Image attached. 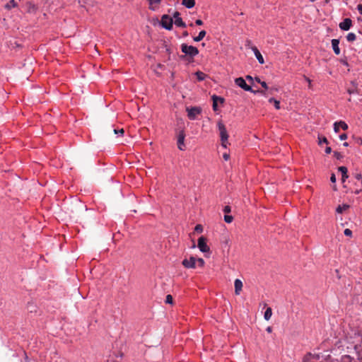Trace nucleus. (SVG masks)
I'll use <instances>...</instances> for the list:
<instances>
[{"label":"nucleus","instance_id":"nucleus-1","mask_svg":"<svg viewBox=\"0 0 362 362\" xmlns=\"http://www.w3.org/2000/svg\"><path fill=\"white\" fill-rule=\"evenodd\" d=\"M217 127L219 131V134L221 137V146L224 148L227 147V145L228 144V134L226 130V126L223 123L221 120H219L217 122Z\"/></svg>","mask_w":362,"mask_h":362},{"label":"nucleus","instance_id":"nucleus-2","mask_svg":"<svg viewBox=\"0 0 362 362\" xmlns=\"http://www.w3.org/2000/svg\"><path fill=\"white\" fill-rule=\"evenodd\" d=\"M235 84L246 91H250L254 93H260L262 95H265V92L263 90H254L250 86H248L243 78L239 77L235 80Z\"/></svg>","mask_w":362,"mask_h":362},{"label":"nucleus","instance_id":"nucleus-3","mask_svg":"<svg viewBox=\"0 0 362 362\" xmlns=\"http://www.w3.org/2000/svg\"><path fill=\"white\" fill-rule=\"evenodd\" d=\"M181 50L186 55H189L190 57H194L199 54V50L197 47L192 45H187V44H182L181 45Z\"/></svg>","mask_w":362,"mask_h":362},{"label":"nucleus","instance_id":"nucleus-4","mask_svg":"<svg viewBox=\"0 0 362 362\" xmlns=\"http://www.w3.org/2000/svg\"><path fill=\"white\" fill-rule=\"evenodd\" d=\"M186 111L187 112V117L189 119L194 120L196 119L197 116L202 113V108L200 107H187L186 108Z\"/></svg>","mask_w":362,"mask_h":362},{"label":"nucleus","instance_id":"nucleus-5","mask_svg":"<svg viewBox=\"0 0 362 362\" xmlns=\"http://www.w3.org/2000/svg\"><path fill=\"white\" fill-rule=\"evenodd\" d=\"M160 24L166 30H172L173 25V18L166 14L163 15L161 18Z\"/></svg>","mask_w":362,"mask_h":362},{"label":"nucleus","instance_id":"nucleus-6","mask_svg":"<svg viewBox=\"0 0 362 362\" xmlns=\"http://www.w3.org/2000/svg\"><path fill=\"white\" fill-rule=\"evenodd\" d=\"M197 246L200 251L203 252H209L210 250L209 247L206 244V239L204 236H202L198 239Z\"/></svg>","mask_w":362,"mask_h":362},{"label":"nucleus","instance_id":"nucleus-7","mask_svg":"<svg viewBox=\"0 0 362 362\" xmlns=\"http://www.w3.org/2000/svg\"><path fill=\"white\" fill-rule=\"evenodd\" d=\"M197 259L194 257H190L189 259H185L182 261V265L185 268H195Z\"/></svg>","mask_w":362,"mask_h":362},{"label":"nucleus","instance_id":"nucleus-8","mask_svg":"<svg viewBox=\"0 0 362 362\" xmlns=\"http://www.w3.org/2000/svg\"><path fill=\"white\" fill-rule=\"evenodd\" d=\"M185 134L183 130L180 131L177 136V147L180 150L183 151L185 148Z\"/></svg>","mask_w":362,"mask_h":362},{"label":"nucleus","instance_id":"nucleus-9","mask_svg":"<svg viewBox=\"0 0 362 362\" xmlns=\"http://www.w3.org/2000/svg\"><path fill=\"white\" fill-rule=\"evenodd\" d=\"M352 25V21L350 18H345L339 25V28L342 30H349Z\"/></svg>","mask_w":362,"mask_h":362},{"label":"nucleus","instance_id":"nucleus-10","mask_svg":"<svg viewBox=\"0 0 362 362\" xmlns=\"http://www.w3.org/2000/svg\"><path fill=\"white\" fill-rule=\"evenodd\" d=\"M342 129L344 130H346L348 129V125L346 122L343 121L336 122L334 124V131L337 133L339 131V129Z\"/></svg>","mask_w":362,"mask_h":362},{"label":"nucleus","instance_id":"nucleus-11","mask_svg":"<svg viewBox=\"0 0 362 362\" xmlns=\"http://www.w3.org/2000/svg\"><path fill=\"white\" fill-rule=\"evenodd\" d=\"M252 49L254 52V54L257 59L258 60L259 63L263 64L264 63V58L260 52L258 50V49L256 47H252Z\"/></svg>","mask_w":362,"mask_h":362},{"label":"nucleus","instance_id":"nucleus-12","mask_svg":"<svg viewBox=\"0 0 362 362\" xmlns=\"http://www.w3.org/2000/svg\"><path fill=\"white\" fill-rule=\"evenodd\" d=\"M339 40L338 39L332 40V46L334 52L337 55H339L340 54V49H339Z\"/></svg>","mask_w":362,"mask_h":362},{"label":"nucleus","instance_id":"nucleus-13","mask_svg":"<svg viewBox=\"0 0 362 362\" xmlns=\"http://www.w3.org/2000/svg\"><path fill=\"white\" fill-rule=\"evenodd\" d=\"M234 286L235 293L236 295H239L243 288V282L240 279H237L235 280Z\"/></svg>","mask_w":362,"mask_h":362},{"label":"nucleus","instance_id":"nucleus-14","mask_svg":"<svg viewBox=\"0 0 362 362\" xmlns=\"http://www.w3.org/2000/svg\"><path fill=\"white\" fill-rule=\"evenodd\" d=\"M339 171L341 173V181L342 182H344L348 178V170L347 168L345 166H340L338 168Z\"/></svg>","mask_w":362,"mask_h":362},{"label":"nucleus","instance_id":"nucleus-15","mask_svg":"<svg viewBox=\"0 0 362 362\" xmlns=\"http://www.w3.org/2000/svg\"><path fill=\"white\" fill-rule=\"evenodd\" d=\"M213 100V110L216 111L217 110V102L219 101L221 103H223L224 100L223 98L218 97L216 95L212 96Z\"/></svg>","mask_w":362,"mask_h":362},{"label":"nucleus","instance_id":"nucleus-16","mask_svg":"<svg viewBox=\"0 0 362 362\" xmlns=\"http://www.w3.org/2000/svg\"><path fill=\"white\" fill-rule=\"evenodd\" d=\"M182 4L187 7V8H191L194 6L195 1L194 0H182Z\"/></svg>","mask_w":362,"mask_h":362},{"label":"nucleus","instance_id":"nucleus-17","mask_svg":"<svg viewBox=\"0 0 362 362\" xmlns=\"http://www.w3.org/2000/svg\"><path fill=\"white\" fill-rule=\"evenodd\" d=\"M149 3V9L152 11H155L156 7L155 5H158L161 2V0H148Z\"/></svg>","mask_w":362,"mask_h":362},{"label":"nucleus","instance_id":"nucleus-18","mask_svg":"<svg viewBox=\"0 0 362 362\" xmlns=\"http://www.w3.org/2000/svg\"><path fill=\"white\" fill-rule=\"evenodd\" d=\"M349 208V205L348 204H343V205H339L337 209H336V211L338 213V214H341L343 213L344 211H346V209H348Z\"/></svg>","mask_w":362,"mask_h":362},{"label":"nucleus","instance_id":"nucleus-19","mask_svg":"<svg viewBox=\"0 0 362 362\" xmlns=\"http://www.w3.org/2000/svg\"><path fill=\"white\" fill-rule=\"evenodd\" d=\"M206 33L205 30H202L199 32V35L197 37H194V41L199 42L201 41L206 35Z\"/></svg>","mask_w":362,"mask_h":362},{"label":"nucleus","instance_id":"nucleus-20","mask_svg":"<svg viewBox=\"0 0 362 362\" xmlns=\"http://www.w3.org/2000/svg\"><path fill=\"white\" fill-rule=\"evenodd\" d=\"M272 315V310L271 308H267L264 312V317L266 320H269Z\"/></svg>","mask_w":362,"mask_h":362},{"label":"nucleus","instance_id":"nucleus-21","mask_svg":"<svg viewBox=\"0 0 362 362\" xmlns=\"http://www.w3.org/2000/svg\"><path fill=\"white\" fill-rule=\"evenodd\" d=\"M174 23H175V25H177L178 27H181V28L186 27V23L182 21V19L181 18L175 19Z\"/></svg>","mask_w":362,"mask_h":362},{"label":"nucleus","instance_id":"nucleus-22","mask_svg":"<svg viewBox=\"0 0 362 362\" xmlns=\"http://www.w3.org/2000/svg\"><path fill=\"white\" fill-rule=\"evenodd\" d=\"M269 102L270 103H273L275 108L276 110H279L280 109V102L279 100H276V99L273 98H271L269 100Z\"/></svg>","mask_w":362,"mask_h":362},{"label":"nucleus","instance_id":"nucleus-23","mask_svg":"<svg viewBox=\"0 0 362 362\" xmlns=\"http://www.w3.org/2000/svg\"><path fill=\"white\" fill-rule=\"evenodd\" d=\"M17 6V4L15 0H11L8 4H6L5 8L6 9H11V8H14Z\"/></svg>","mask_w":362,"mask_h":362},{"label":"nucleus","instance_id":"nucleus-24","mask_svg":"<svg viewBox=\"0 0 362 362\" xmlns=\"http://www.w3.org/2000/svg\"><path fill=\"white\" fill-rule=\"evenodd\" d=\"M195 74L197 76L198 81H199L204 80L206 76V75L202 71H197Z\"/></svg>","mask_w":362,"mask_h":362},{"label":"nucleus","instance_id":"nucleus-25","mask_svg":"<svg viewBox=\"0 0 362 362\" xmlns=\"http://www.w3.org/2000/svg\"><path fill=\"white\" fill-rule=\"evenodd\" d=\"M356 35L354 33H349L346 35V40L349 42H354V40H356Z\"/></svg>","mask_w":362,"mask_h":362},{"label":"nucleus","instance_id":"nucleus-26","mask_svg":"<svg viewBox=\"0 0 362 362\" xmlns=\"http://www.w3.org/2000/svg\"><path fill=\"white\" fill-rule=\"evenodd\" d=\"M352 358L349 355L342 356L341 358V362H351Z\"/></svg>","mask_w":362,"mask_h":362},{"label":"nucleus","instance_id":"nucleus-27","mask_svg":"<svg viewBox=\"0 0 362 362\" xmlns=\"http://www.w3.org/2000/svg\"><path fill=\"white\" fill-rule=\"evenodd\" d=\"M255 80L257 83H260V85H262V86L264 89H268V86H267V83H266V82H264V81H262L260 80V78H258V77H255Z\"/></svg>","mask_w":362,"mask_h":362},{"label":"nucleus","instance_id":"nucleus-28","mask_svg":"<svg viewBox=\"0 0 362 362\" xmlns=\"http://www.w3.org/2000/svg\"><path fill=\"white\" fill-rule=\"evenodd\" d=\"M233 217L232 216H229V215L224 216V221L226 223H230L233 221Z\"/></svg>","mask_w":362,"mask_h":362},{"label":"nucleus","instance_id":"nucleus-29","mask_svg":"<svg viewBox=\"0 0 362 362\" xmlns=\"http://www.w3.org/2000/svg\"><path fill=\"white\" fill-rule=\"evenodd\" d=\"M318 139H319V144L321 145L322 143L324 144H328V140L327 139L326 137H322V138H320V137H318Z\"/></svg>","mask_w":362,"mask_h":362},{"label":"nucleus","instance_id":"nucleus-30","mask_svg":"<svg viewBox=\"0 0 362 362\" xmlns=\"http://www.w3.org/2000/svg\"><path fill=\"white\" fill-rule=\"evenodd\" d=\"M194 230L197 233H202L203 231V227L202 225L198 224L195 226Z\"/></svg>","mask_w":362,"mask_h":362},{"label":"nucleus","instance_id":"nucleus-31","mask_svg":"<svg viewBox=\"0 0 362 362\" xmlns=\"http://www.w3.org/2000/svg\"><path fill=\"white\" fill-rule=\"evenodd\" d=\"M173 296L171 295H168L166 296V299H165V303H169V304H172L173 303Z\"/></svg>","mask_w":362,"mask_h":362},{"label":"nucleus","instance_id":"nucleus-32","mask_svg":"<svg viewBox=\"0 0 362 362\" xmlns=\"http://www.w3.org/2000/svg\"><path fill=\"white\" fill-rule=\"evenodd\" d=\"M344 233L346 236L351 237L352 235V231L349 228L345 229Z\"/></svg>","mask_w":362,"mask_h":362},{"label":"nucleus","instance_id":"nucleus-33","mask_svg":"<svg viewBox=\"0 0 362 362\" xmlns=\"http://www.w3.org/2000/svg\"><path fill=\"white\" fill-rule=\"evenodd\" d=\"M113 132H114V133H115V134H119L121 136H122V135L124 134V129H119V130H117V129H114V130H113Z\"/></svg>","mask_w":362,"mask_h":362},{"label":"nucleus","instance_id":"nucleus-34","mask_svg":"<svg viewBox=\"0 0 362 362\" xmlns=\"http://www.w3.org/2000/svg\"><path fill=\"white\" fill-rule=\"evenodd\" d=\"M197 262H198V264L199 267H204V261L203 259L199 258L198 259H197Z\"/></svg>","mask_w":362,"mask_h":362},{"label":"nucleus","instance_id":"nucleus-35","mask_svg":"<svg viewBox=\"0 0 362 362\" xmlns=\"http://www.w3.org/2000/svg\"><path fill=\"white\" fill-rule=\"evenodd\" d=\"M353 176L358 180H361L362 178V175L359 173H356L353 174Z\"/></svg>","mask_w":362,"mask_h":362},{"label":"nucleus","instance_id":"nucleus-36","mask_svg":"<svg viewBox=\"0 0 362 362\" xmlns=\"http://www.w3.org/2000/svg\"><path fill=\"white\" fill-rule=\"evenodd\" d=\"M334 156L337 159H341L342 158V155L337 151L334 152Z\"/></svg>","mask_w":362,"mask_h":362},{"label":"nucleus","instance_id":"nucleus-37","mask_svg":"<svg viewBox=\"0 0 362 362\" xmlns=\"http://www.w3.org/2000/svg\"><path fill=\"white\" fill-rule=\"evenodd\" d=\"M231 211V209H230V206H226L224 208H223V212L226 213V214H228Z\"/></svg>","mask_w":362,"mask_h":362},{"label":"nucleus","instance_id":"nucleus-38","mask_svg":"<svg viewBox=\"0 0 362 362\" xmlns=\"http://www.w3.org/2000/svg\"><path fill=\"white\" fill-rule=\"evenodd\" d=\"M180 13L178 11H175L174 13H173V18L175 19L177 18H180Z\"/></svg>","mask_w":362,"mask_h":362},{"label":"nucleus","instance_id":"nucleus-39","mask_svg":"<svg viewBox=\"0 0 362 362\" xmlns=\"http://www.w3.org/2000/svg\"><path fill=\"white\" fill-rule=\"evenodd\" d=\"M330 180L332 182L334 183L336 182V176L334 173L331 175Z\"/></svg>","mask_w":362,"mask_h":362},{"label":"nucleus","instance_id":"nucleus-40","mask_svg":"<svg viewBox=\"0 0 362 362\" xmlns=\"http://www.w3.org/2000/svg\"><path fill=\"white\" fill-rule=\"evenodd\" d=\"M340 140H346L347 139V135L346 134H342L339 136Z\"/></svg>","mask_w":362,"mask_h":362},{"label":"nucleus","instance_id":"nucleus-41","mask_svg":"<svg viewBox=\"0 0 362 362\" xmlns=\"http://www.w3.org/2000/svg\"><path fill=\"white\" fill-rule=\"evenodd\" d=\"M195 23L198 25H203V21L200 19H197L196 21H195Z\"/></svg>","mask_w":362,"mask_h":362},{"label":"nucleus","instance_id":"nucleus-42","mask_svg":"<svg viewBox=\"0 0 362 362\" xmlns=\"http://www.w3.org/2000/svg\"><path fill=\"white\" fill-rule=\"evenodd\" d=\"M223 158H224V160H228L229 159V158H230V156H229V154H228V153H224V154L223 155Z\"/></svg>","mask_w":362,"mask_h":362},{"label":"nucleus","instance_id":"nucleus-43","mask_svg":"<svg viewBox=\"0 0 362 362\" xmlns=\"http://www.w3.org/2000/svg\"><path fill=\"white\" fill-rule=\"evenodd\" d=\"M357 8H358L359 13L362 15V4H358L357 6Z\"/></svg>","mask_w":362,"mask_h":362},{"label":"nucleus","instance_id":"nucleus-44","mask_svg":"<svg viewBox=\"0 0 362 362\" xmlns=\"http://www.w3.org/2000/svg\"><path fill=\"white\" fill-rule=\"evenodd\" d=\"M331 152H332V148H331L330 147H327V148H325V153H326L329 154V153H330Z\"/></svg>","mask_w":362,"mask_h":362},{"label":"nucleus","instance_id":"nucleus-45","mask_svg":"<svg viewBox=\"0 0 362 362\" xmlns=\"http://www.w3.org/2000/svg\"><path fill=\"white\" fill-rule=\"evenodd\" d=\"M246 78L251 82L253 81V78L250 75L246 76Z\"/></svg>","mask_w":362,"mask_h":362},{"label":"nucleus","instance_id":"nucleus-46","mask_svg":"<svg viewBox=\"0 0 362 362\" xmlns=\"http://www.w3.org/2000/svg\"><path fill=\"white\" fill-rule=\"evenodd\" d=\"M347 91H348V93H349V94H353V93H356L355 89H350V88H349V89H348V90H347Z\"/></svg>","mask_w":362,"mask_h":362},{"label":"nucleus","instance_id":"nucleus-47","mask_svg":"<svg viewBox=\"0 0 362 362\" xmlns=\"http://www.w3.org/2000/svg\"><path fill=\"white\" fill-rule=\"evenodd\" d=\"M266 330L267 332L271 333L272 332V328L271 327H268Z\"/></svg>","mask_w":362,"mask_h":362},{"label":"nucleus","instance_id":"nucleus-48","mask_svg":"<svg viewBox=\"0 0 362 362\" xmlns=\"http://www.w3.org/2000/svg\"><path fill=\"white\" fill-rule=\"evenodd\" d=\"M304 78H305V80L306 81V82H309V81H310V79L308 77H306L305 76H304Z\"/></svg>","mask_w":362,"mask_h":362},{"label":"nucleus","instance_id":"nucleus-49","mask_svg":"<svg viewBox=\"0 0 362 362\" xmlns=\"http://www.w3.org/2000/svg\"><path fill=\"white\" fill-rule=\"evenodd\" d=\"M183 35H184L185 37L188 36V32H187V31H185V32L183 33Z\"/></svg>","mask_w":362,"mask_h":362},{"label":"nucleus","instance_id":"nucleus-50","mask_svg":"<svg viewBox=\"0 0 362 362\" xmlns=\"http://www.w3.org/2000/svg\"><path fill=\"white\" fill-rule=\"evenodd\" d=\"M311 86H312V85H311V81H309V82H308V87L310 88H311Z\"/></svg>","mask_w":362,"mask_h":362},{"label":"nucleus","instance_id":"nucleus-51","mask_svg":"<svg viewBox=\"0 0 362 362\" xmlns=\"http://www.w3.org/2000/svg\"><path fill=\"white\" fill-rule=\"evenodd\" d=\"M343 145H344V146H349V144H348L347 142H345V143H344V144H343Z\"/></svg>","mask_w":362,"mask_h":362},{"label":"nucleus","instance_id":"nucleus-52","mask_svg":"<svg viewBox=\"0 0 362 362\" xmlns=\"http://www.w3.org/2000/svg\"><path fill=\"white\" fill-rule=\"evenodd\" d=\"M360 192H361V190H357V191L356 192V194H358Z\"/></svg>","mask_w":362,"mask_h":362},{"label":"nucleus","instance_id":"nucleus-53","mask_svg":"<svg viewBox=\"0 0 362 362\" xmlns=\"http://www.w3.org/2000/svg\"><path fill=\"white\" fill-rule=\"evenodd\" d=\"M344 64H346V65H348V63H347V62H344Z\"/></svg>","mask_w":362,"mask_h":362},{"label":"nucleus","instance_id":"nucleus-54","mask_svg":"<svg viewBox=\"0 0 362 362\" xmlns=\"http://www.w3.org/2000/svg\"><path fill=\"white\" fill-rule=\"evenodd\" d=\"M311 2H314L315 0H310Z\"/></svg>","mask_w":362,"mask_h":362},{"label":"nucleus","instance_id":"nucleus-55","mask_svg":"<svg viewBox=\"0 0 362 362\" xmlns=\"http://www.w3.org/2000/svg\"><path fill=\"white\" fill-rule=\"evenodd\" d=\"M361 180V184H362V178Z\"/></svg>","mask_w":362,"mask_h":362}]
</instances>
